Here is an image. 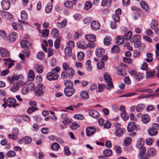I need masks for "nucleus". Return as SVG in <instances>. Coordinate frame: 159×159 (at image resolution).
I'll return each mask as SVG.
<instances>
[{
	"label": "nucleus",
	"instance_id": "1",
	"mask_svg": "<svg viewBox=\"0 0 159 159\" xmlns=\"http://www.w3.org/2000/svg\"><path fill=\"white\" fill-rule=\"evenodd\" d=\"M75 74V72L73 68L70 67L68 70L64 72H62L61 74V77L62 79L68 78L72 79Z\"/></svg>",
	"mask_w": 159,
	"mask_h": 159
},
{
	"label": "nucleus",
	"instance_id": "2",
	"mask_svg": "<svg viewBox=\"0 0 159 159\" xmlns=\"http://www.w3.org/2000/svg\"><path fill=\"white\" fill-rule=\"evenodd\" d=\"M45 88L44 85L42 84H38L36 87V89H34L35 95L39 97H42L45 92Z\"/></svg>",
	"mask_w": 159,
	"mask_h": 159
},
{
	"label": "nucleus",
	"instance_id": "3",
	"mask_svg": "<svg viewBox=\"0 0 159 159\" xmlns=\"http://www.w3.org/2000/svg\"><path fill=\"white\" fill-rule=\"evenodd\" d=\"M103 77L105 82L107 83V85L105 88L108 90H111L113 86L110 75L107 73H104L103 74Z\"/></svg>",
	"mask_w": 159,
	"mask_h": 159
},
{
	"label": "nucleus",
	"instance_id": "4",
	"mask_svg": "<svg viewBox=\"0 0 159 159\" xmlns=\"http://www.w3.org/2000/svg\"><path fill=\"white\" fill-rule=\"evenodd\" d=\"M159 129V125L157 123H154L152 127L148 129V134L151 136H155L157 134Z\"/></svg>",
	"mask_w": 159,
	"mask_h": 159
},
{
	"label": "nucleus",
	"instance_id": "5",
	"mask_svg": "<svg viewBox=\"0 0 159 159\" xmlns=\"http://www.w3.org/2000/svg\"><path fill=\"white\" fill-rule=\"evenodd\" d=\"M59 76L57 73H54L52 72L48 73L46 76L48 80L49 81L56 80L58 79Z\"/></svg>",
	"mask_w": 159,
	"mask_h": 159
},
{
	"label": "nucleus",
	"instance_id": "6",
	"mask_svg": "<svg viewBox=\"0 0 159 159\" xmlns=\"http://www.w3.org/2000/svg\"><path fill=\"white\" fill-rule=\"evenodd\" d=\"M16 100L15 99L12 98H9L6 101L7 105L9 107H15L16 106H18L19 104L16 103Z\"/></svg>",
	"mask_w": 159,
	"mask_h": 159
},
{
	"label": "nucleus",
	"instance_id": "7",
	"mask_svg": "<svg viewBox=\"0 0 159 159\" xmlns=\"http://www.w3.org/2000/svg\"><path fill=\"white\" fill-rule=\"evenodd\" d=\"M140 149L138 157L141 159H147L149 158V156L145 154L146 149L145 147H143Z\"/></svg>",
	"mask_w": 159,
	"mask_h": 159
},
{
	"label": "nucleus",
	"instance_id": "8",
	"mask_svg": "<svg viewBox=\"0 0 159 159\" xmlns=\"http://www.w3.org/2000/svg\"><path fill=\"white\" fill-rule=\"evenodd\" d=\"M17 38V33L14 32H12L9 34L7 38L8 42H13L16 40Z\"/></svg>",
	"mask_w": 159,
	"mask_h": 159
},
{
	"label": "nucleus",
	"instance_id": "9",
	"mask_svg": "<svg viewBox=\"0 0 159 159\" xmlns=\"http://www.w3.org/2000/svg\"><path fill=\"white\" fill-rule=\"evenodd\" d=\"M75 90L74 88H65L64 90V92L65 95L67 97H70L74 93Z\"/></svg>",
	"mask_w": 159,
	"mask_h": 159
},
{
	"label": "nucleus",
	"instance_id": "10",
	"mask_svg": "<svg viewBox=\"0 0 159 159\" xmlns=\"http://www.w3.org/2000/svg\"><path fill=\"white\" fill-rule=\"evenodd\" d=\"M0 53L1 56L3 57H8L10 55V53L8 50L2 48H0Z\"/></svg>",
	"mask_w": 159,
	"mask_h": 159
},
{
	"label": "nucleus",
	"instance_id": "11",
	"mask_svg": "<svg viewBox=\"0 0 159 159\" xmlns=\"http://www.w3.org/2000/svg\"><path fill=\"white\" fill-rule=\"evenodd\" d=\"M2 8L4 10H8L10 6V2L8 0H3L1 2Z\"/></svg>",
	"mask_w": 159,
	"mask_h": 159
},
{
	"label": "nucleus",
	"instance_id": "12",
	"mask_svg": "<svg viewBox=\"0 0 159 159\" xmlns=\"http://www.w3.org/2000/svg\"><path fill=\"white\" fill-rule=\"evenodd\" d=\"M92 29L94 30H98L100 27V24L98 20H93L91 23Z\"/></svg>",
	"mask_w": 159,
	"mask_h": 159
},
{
	"label": "nucleus",
	"instance_id": "13",
	"mask_svg": "<svg viewBox=\"0 0 159 159\" xmlns=\"http://www.w3.org/2000/svg\"><path fill=\"white\" fill-rule=\"evenodd\" d=\"M96 131V129L92 127H88L86 129V134L87 136H89L93 134Z\"/></svg>",
	"mask_w": 159,
	"mask_h": 159
},
{
	"label": "nucleus",
	"instance_id": "14",
	"mask_svg": "<svg viewBox=\"0 0 159 159\" xmlns=\"http://www.w3.org/2000/svg\"><path fill=\"white\" fill-rule=\"evenodd\" d=\"M137 128L135 124L133 122L129 123L127 126V130L129 132H131L136 129Z\"/></svg>",
	"mask_w": 159,
	"mask_h": 159
},
{
	"label": "nucleus",
	"instance_id": "15",
	"mask_svg": "<svg viewBox=\"0 0 159 159\" xmlns=\"http://www.w3.org/2000/svg\"><path fill=\"white\" fill-rule=\"evenodd\" d=\"M104 50L101 48H97L95 51V54L97 56L101 57L104 53Z\"/></svg>",
	"mask_w": 159,
	"mask_h": 159
},
{
	"label": "nucleus",
	"instance_id": "16",
	"mask_svg": "<svg viewBox=\"0 0 159 159\" xmlns=\"http://www.w3.org/2000/svg\"><path fill=\"white\" fill-rule=\"evenodd\" d=\"M89 114L90 116L95 118H98L100 116V115L98 112L95 110L90 111L89 112Z\"/></svg>",
	"mask_w": 159,
	"mask_h": 159
},
{
	"label": "nucleus",
	"instance_id": "17",
	"mask_svg": "<svg viewBox=\"0 0 159 159\" xmlns=\"http://www.w3.org/2000/svg\"><path fill=\"white\" fill-rule=\"evenodd\" d=\"M20 85V83L19 82H15L12 87L10 88V90L13 92H16L19 90Z\"/></svg>",
	"mask_w": 159,
	"mask_h": 159
},
{
	"label": "nucleus",
	"instance_id": "18",
	"mask_svg": "<svg viewBox=\"0 0 159 159\" xmlns=\"http://www.w3.org/2000/svg\"><path fill=\"white\" fill-rule=\"evenodd\" d=\"M147 153L148 154V155L149 156V157L150 156L153 157L156 155V151L155 149L151 148H148L147 150Z\"/></svg>",
	"mask_w": 159,
	"mask_h": 159
},
{
	"label": "nucleus",
	"instance_id": "19",
	"mask_svg": "<svg viewBox=\"0 0 159 159\" xmlns=\"http://www.w3.org/2000/svg\"><path fill=\"white\" fill-rule=\"evenodd\" d=\"M77 47L80 49H85L87 48V45L83 41H80L77 43Z\"/></svg>",
	"mask_w": 159,
	"mask_h": 159
},
{
	"label": "nucleus",
	"instance_id": "20",
	"mask_svg": "<svg viewBox=\"0 0 159 159\" xmlns=\"http://www.w3.org/2000/svg\"><path fill=\"white\" fill-rule=\"evenodd\" d=\"M85 38L89 42L94 41L96 40L95 36L92 34L86 35L85 36Z\"/></svg>",
	"mask_w": 159,
	"mask_h": 159
},
{
	"label": "nucleus",
	"instance_id": "21",
	"mask_svg": "<svg viewBox=\"0 0 159 159\" xmlns=\"http://www.w3.org/2000/svg\"><path fill=\"white\" fill-rule=\"evenodd\" d=\"M150 120V118L147 114L143 115L142 117V121L145 124L148 122Z\"/></svg>",
	"mask_w": 159,
	"mask_h": 159
},
{
	"label": "nucleus",
	"instance_id": "22",
	"mask_svg": "<svg viewBox=\"0 0 159 159\" xmlns=\"http://www.w3.org/2000/svg\"><path fill=\"white\" fill-rule=\"evenodd\" d=\"M140 3L142 8L146 12H148L149 8L147 3L144 1H140Z\"/></svg>",
	"mask_w": 159,
	"mask_h": 159
},
{
	"label": "nucleus",
	"instance_id": "23",
	"mask_svg": "<svg viewBox=\"0 0 159 159\" xmlns=\"http://www.w3.org/2000/svg\"><path fill=\"white\" fill-rule=\"evenodd\" d=\"M21 77H23L22 75H17L15 74L13 75L12 76L11 79L10 80V83L12 84L13 83L14 81L17 80L19 78H20Z\"/></svg>",
	"mask_w": 159,
	"mask_h": 159
},
{
	"label": "nucleus",
	"instance_id": "24",
	"mask_svg": "<svg viewBox=\"0 0 159 159\" xmlns=\"http://www.w3.org/2000/svg\"><path fill=\"white\" fill-rule=\"evenodd\" d=\"M116 44L118 45H121L124 42V38L122 36H118L116 39Z\"/></svg>",
	"mask_w": 159,
	"mask_h": 159
},
{
	"label": "nucleus",
	"instance_id": "25",
	"mask_svg": "<svg viewBox=\"0 0 159 159\" xmlns=\"http://www.w3.org/2000/svg\"><path fill=\"white\" fill-rule=\"evenodd\" d=\"M65 85L66 87V88H73V84L72 81L66 80L64 81Z\"/></svg>",
	"mask_w": 159,
	"mask_h": 159
},
{
	"label": "nucleus",
	"instance_id": "26",
	"mask_svg": "<svg viewBox=\"0 0 159 159\" xmlns=\"http://www.w3.org/2000/svg\"><path fill=\"white\" fill-rule=\"evenodd\" d=\"M144 77V75L142 73H138L135 76V79L137 81L142 80Z\"/></svg>",
	"mask_w": 159,
	"mask_h": 159
},
{
	"label": "nucleus",
	"instance_id": "27",
	"mask_svg": "<svg viewBox=\"0 0 159 159\" xmlns=\"http://www.w3.org/2000/svg\"><path fill=\"white\" fill-rule=\"evenodd\" d=\"M123 133L122 129L120 128H117L115 132V135L118 137H120L121 136Z\"/></svg>",
	"mask_w": 159,
	"mask_h": 159
},
{
	"label": "nucleus",
	"instance_id": "28",
	"mask_svg": "<svg viewBox=\"0 0 159 159\" xmlns=\"http://www.w3.org/2000/svg\"><path fill=\"white\" fill-rule=\"evenodd\" d=\"M66 20H62L60 22H58L57 23V27L59 28H62L65 27L67 24Z\"/></svg>",
	"mask_w": 159,
	"mask_h": 159
},
{
	"label": "nucleus",
	"instance_id": "29",
	"mask_svg": "<svg viewBox=\"0 0 159 159\" xmlns=\"http://www.w3.org/2000/svg\"><path fill=\"white\" fill-rule=\"evenodd\" d=\"M141 39V36L140 35L137 34L133 36L130 39V41L132 43L136 42L139 40Z\"/></svg>",
	"mask_w": 159,
	"mask_h": 159
},
{
	"label": "nucleus",
	"instance_id": "30",
	"mask_svg": "<svg viewBox=\"0 0 159 159\" xmlns=\"http://www.w3.org/2000/svg\"><path fill=\"white\" fill-rule=\"evenodd\" d=\"M81 98L84 99H86L89 98L88 93L85 91H83L80 93Z\"/></svg>",
	"mask_w": 159,
	"mask_h": 159
},
{
	"label": "nucleus",
	"instance_id": "31",
	"mask_svg": "<svg viewBox=\"0 0 159 159\" xmlns=\"http://www.w3.org/2000/svg\"><path fill=\"white\" fill-rule=\"evenodd\" d=\"M51 148L54 151H57L60 148V145L58 143H54L52 144Z\"/></svg>",
	"mask_w": 159,
	"mask_h": 159
},
{
	"label": "nucleus",
	"instance_id": "32",
	"mask_svg": "<svg viewBox=\"0 0 159 159\" xmlns=\"http://www.w3.org/2000/svg\"><path fill=\"white\" fill-rule=\"evenodd\" d=\"M51 34L52 37H57L59 35V31L56 29H53L52 30Z\"/></svg>",
	"mask_w": 159,
	"mask_h": 159
},
{
	"label": "nucleus",
	"instance_id": "33",
	"mask_svg": "<svg viewBox=\"0 0 159 159\" xmlns=\"http://www.w3.org/2000/svg\"><path fill=\"white\" fill-rule=\"evenodd\" d=\"M72 49L68 47H66L65 49V55L67 57L70 56L72 54Z\"/></svg>",
	"mask_w": 159,
	"mask_h": 159
},
{
	"label": "nucleus",
	"instance_id": "34",
	"mask_svg": "<svg viewBox=\"0 0 159 159\" xmlns=\"http://www.w3.org/2000/svg\"><path fill=\"white\" fill-rule=\"evenodd\" d=\"M61 39L60 38H57L55 41L54 46L56 49H58L60 47Z\"/></svg>",
	"mask_w": 159,
	"mask_h": 159
},
{
	"label": "nucleus",
	"instance_id": "35",
	"mask_svg": "<svg viewBox=\"0 0 159 159\" xmlns=\"http://www.w3.org/2000/svg\"><path fill=\"white\" fill-rule=\"evenodd\" d=\"M52 5L51 3H48L45 8V11L47 13H49L52 10Z\"/></svg>",
	"mask_w": 159,
	"mask_h": 159
},
{
	"label": "nucleus",
	"instance_id": "36",
	"mask_svg": "<svg viewBox=\"0 0 159 159\" xmlns=\"http://www.w3.org/2000/svg\"><path fill=\"white\" fill-rule=\"evenodd\" d=\"M156 73L155 71H147L146 74V78H148L149 77L152 78L155 75Z\"/></svg>",
	"mask_w": 159,
	"mask_h": 159
},
{
	"label": "nucleus",
	"instance_id": "37",
	"mask_svg": "<svg viewBox=\"0 0 159 159\" xmlns=\"http://www.w3.org/2000/svg\"><path fill=\"white\" fill-rule=\"evenodd\" d=\"M145 107V105L143 104H139L136 107V110L138 112L141 111Z\"/></svg>",
	"mask_w": 159,
	"mask_h": 159
},
{
	"label": "nucleus",
	"instance_id": "38",
	"mask_svg": "<svg viewBox=\"0 0 159 159\" xmlns=\"http://www.w3.org/2000/svg\"><path fill=\"white\" fill-rule=\"evenodd\" d=\"M103 154L106 156L109 157L112 154V151L110 149H105L103 151Z\"/></svg>",
	"mask_w": 159,
	"mask_h": 159
},
{
	"label": "nucleus",
	"instance_id": "39",
	"mask_svg": "<svg viewBox=\"0 0 159 159\" xmlns=\"http://www.w3.org/2000/svg\"><path fill=\"white\" fill-rule=\"evenodd\" d=\"M23 54L25 57H28L30 54V51L29 48L27 47L23 51Z\"/></svg>",
	"mask_w": 159,
	"mask_h": 159
},
{
	"label": "nucleus",
	"instance_id": "40",
	"mask_svg": "<svg viewBox=\"0 0 159 159\" xmlns=\"http://www.w3.org/2000/svg\"><path fill=\"white\" fill-rule=\"evenodd\" d=\"M116 73L117 75L123 76H125L126 74L125 70H122L121 69H117Z\"/></svg>",
	"mask_w": 159,
	"mask_h": 159
},
{
	"label": "nucleus",
	"instance_id": "41",
	"mask_svg": "<svg viewBox=\"0 0 159 159\" xmlns=\"http://www.w3.org/2000/svg\"><path fill=\"white\" fill-rule=\"evenodd\" d=\"M34 78V72L32 70L29 71L28 75V80L30 81L33 80Z\"/></svg>",
	"mask_w": 159,
	"mask_h": 159
},
{
	"label": "nucleus",
	"instance_id": "42",
	"mask_svg": "<svg viewBox=\"0 0 159 159\" xmlns=\"http://www.w3.org/2000/svg\"><path fill=\"white\" fill-rule=\"evenodd\" d=\"M4 16L5 17V19L7 20H10L13 18L12 15L7 12H5Z\"/></svg>",
	"mask_w": 159,
	"mask_h": 159
},
{
	"label": "nucleus",
	"instance_id": "43",
	"mask_svg": "<svg viewBox=\"0 0 159 159\" xmlns=\"http://www.w3.org/2000/svg\"><path fill=\"white\" fill-rule=\"evenodd\" d=\"M144 144V142L143 140H139L137 141L136 144L137 147L138 148H142L143 147V145Z\"/></svg>",
	"mask_w": 159,
	"mask_h": 159
},
{
	"label": "nucleus",
	"instance_id": "44",
	"mask_svg": "<svg viewBox=\"0 0 159 159\" xmlns=\"http://www.w3.org/2000/svg\"><path fill=\"white\" fill-rule=\"evenodd\" d=\"M23 140L25 144H28L31 143L32 139L29 137H25L23 138Z\"/></svg>",
	"mask_w": 159,
	"mask_h": 159
},
{
	"label": "nucleus",
	"instance_id": "45",
	"mask_svg": "<svg viewBox=\"0 0 159 159\" xmlns=\"http://www.w3.org/2000/svg\"><path fill=\"white\" fill-rule=\"evenodd\" d=\"M111 37L107 36L104 39V44L106 45H108L111 44Z\"/></svg>",
	"mask_w": 159,
	"mask_h": 159
},
{
	"label": "nucleus",
	"instance_id": "46",
	"mask_svg": "<svg viewBox=\"0 0 159 159\" xmlns=\"http://www.w3.org/2000/svg\"><path fill=\"white\" fill-rule=\"evenodd\" d=\"M151 27L152 29H155L157 27L158 22L157 20H153L150 24Z\"/></svg>",
	"mask_w": 159,
	"mask_h": 159
},
{
	"label": "nucleus",
	"instance_id": "47",
	"mask_svg": "<svg viewBox=\"0 0 159 159\" xmlns=\"http://www.w3.org/2000/svg\"><path fill=\"white\" fill-rule=\"evenodd\" d=\"M119 47L117 46H114L111 48V52L112 53H118L119 52Z\"/></svg>",
	"mask_w": 159,
	"mask_h": 159
},
{
	"label": "nucleus",
	"instance_id": "48",
	"mask_svg": "<svg viewBox=\"0 0 159 159\" xmlns=\"http://www.w3.org/2000/svg\"><path fill=\"white\" fill-rule=\"evenodd\" d=\"M26 87L28 89V90L31 91H32L33 90H34L35 89V86L34 84L32 83H30L28 84L27 85Z\"/></svg>",
	"mask_w": 159,
	"mask_h": 159
},
{
	"label": "nucleus",
	"instance_id": "49",
	"mask_svg": "<svg viewBox=\"0 0 159 159\" xmlns=\"http://www.w3.org/2000/svg\"><path fill=\"white\" fill-rule=\"evenodd\" d=\"M44 57V53L43 51H40L38 52L36 55V57L39 59H42Z\"/></svg>",
	"mask_w": 159,
	"mask_h": 159
},
{
	"label": "nucleus",
	"instance_id": "50",
	"mask_svg": "<svg viewBox=\"0 0 159 159\" xmlns=\"http://www.w3.org/2000/svg\"><path fill=\"white\" fill-rule=\"evenodd\" d=\"M20 44L22 48H26L28 46V42L26 40H22L20 42Z\"/></svg>",
	"mask_w": 159,
	"mask_h": 159
},
{
	"label": "nucleus",
	"instance_id": "51",
	"mask_svg": "<svg viewBox=\"0 0 159 159\" xmlns=\"http://www.w3.org/2000/svg\"><path fill=\"white\" fill-rule=\"evenodd\" d=\"M92 7V4L89 1L86 2L85 4L84 9L88 10L90 9Z\"/></svg>",
	"mask_w": 159,
	"mask_h": 159
},
{
	"label": "nucleus",
	"instance_id": "52",
	"mask_svg": "<svg viewBox=\"0 0 159 159\" xmlns=\"http://www.w3.org/2000/svg\"><path fill=\"white\" fill-rule=\"evenodd\" d=\"M112 3L111 0H102L101 2V6L102 7L104 6L105 5H107L109 4V5Z\"/></svg>",
	"mask_w": 159,
	"mask_h": 159
},
{
	"label": "nucleus",
	"instance_id": "53",
	"mask_svg": "<svg viewBox=\"0 0 159 159\" xmlns=\"http://www.w3.org/2000/svg\"><path fill=\"white\" fill-rule=\"evenodd\" d=\"M84 52H79L77 54V58L79 60H82L84 58Z\"/></svg>",
	"mask_w": 159,
	"mask_h": 159
},
{
	"label": "nucleus",
	"instance_id": "54",
	"mask_svg": "<svg viewBox=\"0 0 159 159\" xmlns=\"http://www.w3.org/2000/svg\"><path fill=\"white\" fill-rule=\"evenodd\" d=\"M119 20H113L110 24V27L112 29H115L116 27V22H119Z\"/></svg>",
	"mask_w": 159,
	"mask_h": 159
},
{
	"label": "nucleus",
	"instance_id": "55",
	"mask_svg": "<svg viewBox=\"0 0 159 159\" xmlns=\"http://www.w3.org/2000/svg\"><path fill=\"white\" fill-rule=\"evenodd\" d=\"M132 35V32L131 31H129L125 35V38L126 40H128L130 39Z\"/></svg>",
	"mask_w": 159,
	"mask_h": 159
},
{
	"label": "nucleus",
	"instance_id": "56",
	"mask_svg": "<svg viewBox=\"0 0 159 159\" xmlns=\"http://www.w3.org/2000/svg\"><path fill=\"white\" fill-rule=\"evenodd\" d=\"M71 122V119L68 117L63 121L62 122L65 125H68Z\"/></svg>",
	"mask_w": 159,
	"mask_h": 159
},
{
	"label": "nucleus",
	"instance_id": "57",
	"mask_svg": "<svg viewBox=\"0 0 159 159\" xmlns=\"http://www.w3.org/2000/svg\"><path fill=\"white\" fill-rule=\"evenodd\" d=\"M62 67L64 70L62 72L66 71L70 68L69 65L67 62H65L63 63Z\"/></svg>",
	"mask_w": 159,
	"mask_h": 159
},
{
	"label": "nucleus",
	"instance_id": "58",
	"mask_svg": "<svg viewBox=\"0 0 159 159\" xmlns=\"http://www.w3.org/2000/svg\"><path fill=\"white\" fill-rule=\"evenodd\" d=\"M132 139L129 137H126L124 141L126 145H128L130 144L131 142Z\"/></svg>",
	"mask_w": 159,
	"mask_h": 159
},
{
	"label": "nucleus",
	"instance_id": "59",
	"mask_svg": "<svg viewBox=\"0 0 159 159\" xmlns=\"http://www.w3.org/2000/svg\"><path fill=\"white\" fill-rule=\"evenodd\" d=\"M38 108L35 107H30L27 110V112L28 113L31 114L33 112L36 110H37Z\"/></svg>",
	"mask_w": 159,
	"mask_h": 159
},
{
	"label": "nucleus",
	"instance_id": "60",
	"mask_svg": "<svg viewBox=\"0 0 159 159\" xmlns=\"http://www.w3.org/2000/svg\"><path fill=\"white\" fill-rule=\"evenodd\" d=\"M74 47V43L72 41H70L67 43V46L66 47L70 48L71 49L73 48Z\"/></svg>",
	"mask_w": 159,
	"mask_h": 159
},
{
	"label": "nucleus",
	"instance_id": "61",
	"mask_svg": "<svg viewBox=\"0 0 159 159\" xmlns=\"http://www.w3.org/2000/svg\"><path fill=\"white\" fill-rule=\"evenodd\" d=\"M9 71L8 69L2 70L0 73V76H4L9 73Z\"/></svg>",
	"mask_w": 159,
	"mask_h": 159
},
{
	"label": "nucleus",
	"instance_id": "62",
	"mask_svg": "<svg viewBox=\"0 0 159 159\" xmlns=\"http://www.w3.org/2000/svg\"><path fill=\"white\" fill-rule=\"evenodd\" d=\"M21 18L22 19H25L27 17V15L25 11H22L21 12Z\"/></svg>",
	"mask_w": 159,
	"mask_h": 159
},
{
	"label": "nucleus",
	"instance_id": "63",
	"mask_svg": "<svg viewBox=\"0 0 159 159\" xmlns=\"http://www.w3.org/2000/svg\"><path fill=\"white\" fill-rule=\"evenodd\" d=\"M36 71L39 74H41L43 72V68L40 65H37L36 67Z\"/></svg>",
	"mask_w": 159,
	"mask_h": 159
},
{
	"label": "nucleus",
	"instance_id": "64",
	"mask_svg": "<svg viewBox=\"0 0 159 159\" xmlns=\"http://www.w3.org/2000/svg\"><path fill=\"white\" fill-rule=\"evenodd\" d=\"M97 67L98 69L100 70L102 69L104 66V62L102 61L98 62L97 63Z\"/></svg>",
	"mask_w": 159,
	"mask_h": 159
}]
</instances>
